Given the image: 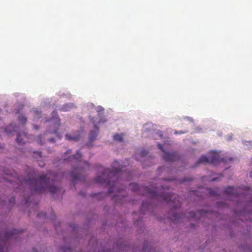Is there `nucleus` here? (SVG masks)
<instances>
[{"instance_id":"40","label":"nucleus","mask_w":252,"mask_h":252,"mask_svg":"<svg viewBox=\"0 0 252 252\" xmlns=\"http://www.w3.org/2000/svg\"><path fill=\"white\" fill-rule=\"evenodd\" d=\"M199 196L200 197H203V195H199Z\"/></svg>"},{"instance_id":"8","label":"nucleus","mask_w":252,"mask_h":252,"mask_svg":"<svg viewBox=\"0 0 252 252\" xmlns=\"http://www.w3.org/2000/svg\"><path fill=\"white\" fill-rule=\"evenodd\" d=\"M220 161L225 162H226V159L223 158L220 159L219 153L212 152L209 154L208 158L205 156H201L196 163L195 166H197L199 163H210L216 165Z\"/></svg>"},{"instance_id":"17","label":"nucleus","mask_w":252,"mask_h":252,"mask_svg":"<svg viewBox=\"0 0 252 252\" xmlns=\"http://www.w3.org/2000/svg\"><path fill=\"white\" fill-rule=\"evenodd\" d=\"M37 217L41 220H44L47 218V214L44 212H40L37 214Z\"/></svg>"},{"instance_id":"12","label":"nucleus","mask_w":252,"mask_h":252,"mask_svg":"<svg viewBox=\"0 0 252 252\" xmlns=\"http://www.w3.org/2000/svg\"><path fill=\"white\" fill-rule=\"evenodd\" d=\"M93 124L94 126V130H91L90 132V140L92 141H94L96 138L99 130L98 127L94 124V122H93Z\"/></svg>"},{"instance_id":"38","label":"nucleus","mask_w":252,"mask_h":252,"mask_svg":"<svg viewBox=\"0 0 252 252\" xmlns=\"http://www.w3.org/2000/svg\"><path fill=\"white\" fill-rule=\"evenodd\" d=\"M71 226L73 228V229H75V225L74 224L71 225Z\"/></svg>"},{"instance_id":"34","label":"nucleus","mask_w":252,"mask_h":252,"mask_svg":"<svg viewBox=\"0 0 252 252\" xmlns=\"http://www.w3.org/2000/svg\"><path fill=\"white\" fill-rule=\"evenodd\" d=\"M175 134H182V133H184V132H182V131H179V132L176 131V132H175Z\"/></svg>"},{"instance_id":"42","label":"nucleus","mask_w":252,"mask_h":252,"mask_svg":"<svg viewBox=\"0 0 252 252\" xmlns=\"http://www.w3.org/2000/svg\"><path fill=\"white\" fill-rule=\"evenodd\" d=\"M191 226H192V227H193V226H194V225H193V224H191Z\"/></svg>"},{"instance_id":"43","label":"nucleus","mask_w":252,"mask_h":252,"mask_svg":"<svg viewBox=\"0 0 252 252\" xmlns=\"http://www.w3.org/2000/svg\"><path fill=\"white\" fill-rule=\"evenodd\" d=\"M215 179H214L212 180L213 181H215Z\"/></svg>"},{"instance_id":"39","label":"nucleus","mask_w":252,"mask_h":252,"mask_svg":"<svg viewBox=\"0 0 252 252\" xmlns=\"http://www.w3.org/2000/svg\"><path fill=\"white\" fill-rule=\"evenodd\" d=\"M53 113H54V114H55L56 115H57V113H56V112H55V111H54V112H53Z\"/></svg>"},{"instance_id":"19","label":"nucleus","mask_w":252,"mask_h":252,"mask_svg":"<svg viewBox=\"0 0 252 252\" xmlns=\"http://www.w3.org/2000/svg\"><path fill=\"white\" fill-rule=\"evenodd\" d=\"M115 140L118 141H122L123 140V134H115L113 136Z\"/></svg>"},{"instance_id":"26","label":"nucleus","mask_w":252,"mask_h":252,"mask_svg":"<svg viewBox=\"0 0 252 252\" xmlns=\"http://www.w3.org/2000/svg\"><path fill=\"white\" fill-rule=\"evenodd\" d=\"M118 248L119 250H121V251H125L126 250V249L123 248V244H118Z\"/></svg>"},{"instance_id":"45","label":"nucleus","mask_w":252,"mask_h":252,"mask_svg":"<svg viewBox=\"0 0 252 252\" xmlns=\"http://www.w3.org/2000/svg\"><path fill=\"white\" fill-rule=\"evenodd\" d=\"M1 205H5L4 204L2 203Z\"/></svg>"},{"instance_id":"31","label":"nucleus","mask_w":252,"mask_h":252,"mask_svg":"<svg viewBox=\"0 0 252 252\" xmlns=\"http://www.w3.org/2000/svg\"><path fill=\"white\" fill-rule=\"evenodd\" d=\"M71 153V150H68L65 153V154H69Z\"/></svg>"},{"instance_id":"5","label":"nucleus","mask_w":252,"mask_h":252,"mask_svg":"<svg viewBox=\"0 0 252 252\" xmlns=\"http://www.w3.org/2000/svg\"><path fill=\"white\" fill-rule=\"evenodd\" d=\"M177 206H173L174 209L172 212L169 215V217L171 220L175 223L179 224L182 221H184V220L187 219H194L195 220L198 219V215H199L201 217H209L210 216V212H207L204 210L199 211L197 212L193 211H190L187 214H182L180 215L176 212V209Z\"/></svg>"},{"instance_id":"32","label":"nucleus","mask_w":252,"mask_h":252,"mask_svg":"<svg viewBox=\"0 0 252 252\" xmlns=\"http://www.w3.org/2000/svg\"><path fill=\"white\" fill-rule=\"evenodd\" d=\"M67 250H69V248H62V250L64 252H66L67 251Z\"/></svg>"},{"instance_id":"21","label":"nucleus","mask_w":252,"mask_h":252,"mask_svg":"<svg viewBox=\"0 0 252 252\" xmlns=\"http://www.w3.org/2000/svg\"><path fill=\"white\" fill-rule=\"evenodd\" d=\"M20 122L23 125H25L27 122V119L23 115H20L19 117Z\"/></svg>"},{"instance_id":"2","label":"nucleus","mask_w":252,"mask_h":252,"mask_svg":"<svg viewBox=\"0 0 252 252\" xmlns=\"http://www.w3.org/2000/svg\"><path fill=\"white\" fill-rule=\"evenodd\" d=\"M61 178L55 173L48 172L46 175H41L38 179L33 177L25 179V183L30 186L32 193H41L49 191L52 194H56L60 192V188L49 184L51 181L54 182Z\"/></svg>"},{"instance_id":"1","label":"nucleus","mask_w":252,"mask_h":252,"mask_svg":"<svg viewBox=\"0 0 252 252\" xmlns=\"http://www.w3.org/2000/svg\"><path fill=\"white\" fill-rule=\"evenodd\" d=\"M123 167H120V163L118 161H115L113 163L112 169L105 168L102 170V174L100 176H97L95 178V182L106 186H109L108 193H111L114 192H118L119 194L115 195L113 197L114 200H120L118 203H123V199L120 198L122 196L124 198V187H118V177L120 175L125 174L123 173Z\"/></svg>"},{"instance_id":"10","label":"nucleus","mask_w":252,"mask_h":252,"mask_svg":"<svg viewBox=\"0 0 252 252\" xmlns=\"http://www.w3.org/2000/svg\"><path fill=\"white\" fill-rule=\"evenodd\" d=\"M179 156L176 152L168 153L164 152L163 158L166 161H174L177 160Z\"/></svg>"},{"instance_id":"37","label":"nucleus","mask_w":252,"mask_h":252,"mask_svg":"<svg viewBox=\"0 0 252 252\" xmlns=\"http://www.w3.org/2000/svg\"><path fill=\"white\" fill-rule=\"evenodd\" d=\"M33 252H38V251L35 248H33Z\"/></svg>"},{"instance_id":"41","label":"nucleus","mask_w":252,"mask_h":252,"mask_svg":"<svg viewBox=\"0 0 252 252\" xmlns=\"http://www.w3.org/2000/svg\"><path fill=\"white\" fill-rule=\"evenodd\" d=\"M232 160V158H229V160L231 161Z\"/></svg>"},{"instance_id":"27","label":"nucleus","mask_w":252,"mask_h":252,"mask_svg":"<svg viewBox=\"0 0 252 252\" xmlns=\"http://www.w3.org/2000/svg\"><path fill=\"white\" fill-rule=\"evenodd\" d=\"M148 154V152L146 150H142L141 152V156L142 157H145Z\"/></svg>"},{"instance_id":"20","label":"nucleus","mask_w":252,"mask_h":252,"mask_svg":"<svg viewBox=\"0 0 252 252\" xmlns=\"http://www.w3.org/2000/svg\"><path fill=\"white\" fill-rule=\"evenodd\" d=\"M22 134L20 133H18L17 135V137L16 139L17 142L19 144L22 145L23 144L25 143V142L23 141V139L22 138Z\"/></svg>"},{"instance_id":"23","label":"nucleus","mask_w":252,"mask_h":252,"mask_svg":"<svg viewBox=\"0 0 252 252\" xmlns=\"http://www.w3.org/2000/svg\"><path fill=\"white\" fill-rule=\"evenodd\" d=\"M50 218L52 220H54L56 218L55 214L53 211L50 213Z\"/></svg>"},{"instance_id":"24","label":"nucleus","mask_w":252,"mask_h":252,"mask_svg":"<svg viewBox=\"0 0 252 252\" xmlns=\"http://www.w3.org/2000/svg\"><path fill=\"white\" fill-rule=\"evenodd\" d=\"M105 194L103 193H99L98 194H95L93 196V197L97 198L99 196H101L102 197L105 196Z\"/></svg>"},{"instance_id":"14","label":"nucleus","mask_w":252,"mask_h":252,"mask_svg":"<svg viewBox=\"0 0 252 252\" xmlns=\"http://www.w3.org/2000/svg\"><path fill=\"white\" fill-rule=\"evenodd\" d=\"M73 107V104L72 103H68L65 104L61 108L62 111H69L71 108Z\"/></svg>"},{"instance_id":"18","label":"nucleus","mask_w":252,"mask_h":252,"mask_svg":"<svg viewBox=\"0 0 252 252\" xmlns=\"http://www.w3.org/2000/svg\"><path fill=\"white\" fill-rule=\"evenodd\" d=\"M80 137V134H79L75 136H71L68 134H66L65 135L66 138L69 140L77 141V140H79Z\"/></svg>"},{"instance_id":"22","label":"nucleus","mask_w":252,"mask_h":252,"mask_svg":"<svg viewBox=\"0 0 252 252\" xmlns=\"http://www.w3.org/2000/svg\"><path fill=\"white\" fill-rule=\"evenodd\" d=\"M33 113L34 114V117L36 118H39L40 117L41 113L38 110H37L36 109H34Z\"/></svg>"},{"instance_id":"6","label":"nucleus","mask_w":252,"mask_h":252,"mask_svg":"<svg viewBox=\"0 0 252 252\" xmlns=\"http://www.w3.org/2000/svg\"><path fill=\"white\" fill-rule=\"evenodd\" d=\"M224 195L228 196L230 199L233 200L234 198L245 197L250 199L252 203V189L249 187L242 186L237 188L228 186L223 191Z\"/></svg>"},{"instance_id":"4","label":"nucleus","mask_w":252,"mask_h":252,"mask_svg":"<svg viewBox=\"0 0 252 252\" xmlns=\"http://www.w3.org/2000/svg\"><path fill=\"white\" fill-rule=\"evenodd\" d=\"M81 159L82 155L79 151L76 155L70 156L67 158H64L63 159L64 161L68 160L77 164V166L75 167L73 170L70 173V175L74 181L81 180L82 174L84 172V169L89 168L90 166L88 162L83 161Z\"/></svg>"},{"instance_id":"16","label":"nucleus","mask_w":252,"mask_h":252,"mask_svg":"<svg viewBox=\"0 0 252 252\" xmlns=\"http://www.w3.org/2000/svg\"><path fill=\"white\" fill-rule=\"evenodd\" d=\"M142 250L144 252H153V249L147 243H144Z\"/></svg>"},{"instance_id":"13","label":"nucleus","mask_w":252,"mask_h":252,"mask_svg":"<svg viewBox=\"0 0 252 252\" xmlns=\"http://www.w3.org/2000/svg\"><path fill=\"white\" fill-rule=\"evenodd\" d=\"M206 191L207 193L212 196H219V189L218 188L215 189H207Z\"/></svg>"},{"instance_id":"30","label":"nucleus","mask_w":252,"mask_h":252,"mask_svg":"<svg viewBox=\"0 0 252 252\" xmlns=\"http://www.w3.org/2000/svg\"><path fill=\"white\" fill-rule=\"evenodd\" d=\"M15 201V198H12L10 200V205H12V203H13Z\"/></svg>"},{"instance_id":"33","label":"nucleus","mask_w":252,"mask_h":252,"mask_svg":"<svg viewBox=\"0 0 252 252\" xmlns=\"http://www.w3.org/2000/svg\"><path fill=\"white\" fill-rule=\"evenodd\" d=\"M49 141L51 142H55V140L54 138H50L49 139Z\"/></svg>"},{"instance_id":"46","label":"nucleus","mask_w":252,"mask_h":252,"mask_svg":"<svg viewBox=\"0 0 252 252\" xmlns=\"http://www.w3.org/2000/svg\"><path fill=\"white\" fill-rule=\"evenodd\" d=\"M220 205H223V204L221 203Z\"/></svg>"},{"instance_id":"44","label":"nucleus","mask_w":252,"mask_h":252,"mask_svg":"<svg viewBox=\"0 0 252 252\" xmlns=\"http://www.w3.org/2000/svg\"><path fill=\"white\" fill-rule=\"evenodd\" d=\"M185 181H189V180L186 179Z\"/></svg>"},{"instance_id":"15","label":"nucleus","mask_w":252,"mask_h":252,"mask_svg":"<svg viewBox=\"0 0 252 252\" xmlns=\"http://www.w3.org/2000/svg\"><path fill=\"white\" fill-rule=\"evenodd\" d=\"M245 209L247 211L245 212L244 215L248 217L247 220H249L250 221H252V212L249 211L251 209L248 208H245Z\"/></svg>"},{"instance_id":"7","label":"nucleus","mask_w":252,"mask_h":252,"mask_svg":"<svg viewBox=\"0 0 252 252\" xmlns=\"http://www.w3.org/2000/svg\"><path fill=\"white\" fill-rule=\"evenodd\" d=\"M22 229H12L6 230L0 235V252H7L10 243L19 238L23 232Z\"/></svg>"},{"instance_id":"28","label":"nucleus","mask_w":252,"mask_h":252,"mask_svg":"<svg viewBox=\"0 0 252 252\" xmlns=\"http://www.w3.org/2000/svg\"><path fill=\"white\" fill-rule=\"evenodd\" d=\"M158 148L161 150L162 151L164 152V150L163 149V147L162 145L160 144H158Z\"/></svg>"},{"instance_id":"29","label":"nucleus","mask_w":252,"mask_h":252,"mask_svg":"<svg viewBox=\"0 0 252 252\" xmlns=\"http://www.w3.org/2000/svg\"><path fill=\"white\" fill-rule=\"evenodd\" d=\"M33 153H34V154H35V153H37V154L38 155V156H39V157H40V158L42 157V155H41L42 153H41V152H38H38H35V151H34V152H33Z\"/></svg>"},{"instance_id":"36","label":"nucleus","mask_w":252,"mask_h":252,"mask_svg":"<svg viewBox=\"0 0 252 252\" xmlns=\"http://www.w3.org/2000/svg\"><path fill=\"white\" fill-rule=\"evenodd\" d=\"M33 127H34V128L35 129H38L39 128L38 126H37L36 125H34L33 126Z\"/></svg>"},{"instance_id":"11","label":"nucleus","mask_w":252,"mask_h":252,"mask_svg":"<svg viewBox=\"0 0 252 252\" xmlns=\"http://www.w3.org/2000/svg\"><path fill=\"white\" fill-rule=\"evenodd\" d=\"M51 122L52 123V126L53 127V130H51L50 132L54 134H57V130L58 129L60 124H61V120L58 117H53L51 120Z\"/></svg>"},{"instance_id":"35","label":"nucleus","mask_w":252,"mask_h":252,"mask_svg":"<svg viewBox=\"0 0 252 252\" xmlns=\"http://www.w3.org/2000/svg\"><path fill=\"white\" fill-rule=\"evenodd\" d=\"M23 136H24V137H25V138H28V137H27V133H24L23 134Z\"/></svg>"},{"instance_id":"3","label":"nucleus","mask_w":252,"mask_h":252,"mask_svg":"<svg viewBox=\"0 0 252 252\" xmlns=\"http://www.w3.org/2000/svg\"><path fill=\"white\" fill-rule=\"evenodd\" d=\"M129 188L132 192H135L138 194L145 195L152 199H157L159 200H164L166 203L172 201L176 203L175 199L176 198L175 195L166 190L168 188L161 186L160 187H154L153 185L150 187L142 186L140 187L135 183L129 184Z\"/></svg>"},{"instance_id":"9","label":"nucleus","mask_w":252,"mask_h":252,"mask_svg":"<svg viewBox=\"0 0 252 252\" xmlns=\"http://www.w3.org/2000/svg\"><path fill=\"white\" fill-rule=\"evenodd\" d=\"M154 206H140V208L139 209V214L140 216L144 215L146 214V212L148 213H150L152 215H154V214L153 212V210L154 209ZM141 221V216L139 217V219L136 220V221H134V224L138 226Z\"/></svg>"},{"instance_id":"25","label":"nucleus","mask_w":252,"mask_h":252,"mask_svg":"<svg viewBox=\"0 0 252 252\" xmlns=\"http://www.w3.org/2000/svg\"><path fill=\"white\" fill-rule=\"evenodd\" d=\"M36 141L37 142L41 144V145H42L43 144V143L42 142V140H41V136L40 135V136H38L37 138H36Z\"/></svg>"}]
</instances>
